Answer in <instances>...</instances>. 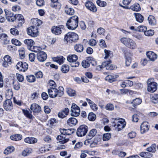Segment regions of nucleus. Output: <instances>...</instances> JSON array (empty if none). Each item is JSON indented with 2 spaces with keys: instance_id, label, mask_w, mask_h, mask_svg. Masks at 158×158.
<instances>
[{
  "instance_id": "4d7b16f0",
  "label": "nucleus",
  "mask_w": 158,
  "mask_h": 158,
  "mask_svg": "<svg viewBox=\"0 0 158 158\" xmlns=\"http://www.w3.org/2000/svg\"><path fill=\"white\" fill-rule=\"evenodd\" d=\"M20 57L21 59H23L25 56V51L24 48H22L19 50Z\"/></svg>"
},
{
  "instance_id": "aec40b11",
  "label": "nucleus",
  "mask_w": 158,
  "mask_h": 158,
  "mask_svg": "<svg viewBox=\"0 0 158 158\" xmlns=\"http://www.w3.org/2000/svg\"><path fill=\"white\" fill-rule=\"evenodd\" d=\"M37 57L38 60L39 61L43 62L46 59L47 55L45 52L43 51H40L37 53Z\"/></svg>"
},
{
  "instance_id": "69168bd1",
  "label": "nucleus",
  "mask_w": 158,
  "mask_h": 158,
  "mask_svg": "<svg viewBox=\"0 0 158 158\" xmlns=\"http://www.w3.org/2000/svg\"><path fill=\"white\" fill-rule=\"evenodd\" d=\"M152 102L154 103H158V97L156 94L154 95L151 98Z\"/></svg>"
},
{
  "instance_id": "393cba45",
  "label": "nucleus",
  "mask_w": 158,
  "mask_h": 158,
  "mask_svg": "<svg viewBox=\"0 0 158 158\" xmlns=\"http://www.w3.org/2000/svg\"><path fill=\"white\" fill-rule=\"evenodd\" d=\"M16 21H21L20 22L18 25V27H19L22 26V24L24 22V19L23 16L21 14H15Z\"/></svg>"
},
{
  "instance_id": "8fccbe9b",
  "label": "nucleus",
  "mask_w": 158,
  "mask_h": 158,
  "mask_svg": "<svg viewBox=\"0 0 158 158\" xmlns=\"http://www.w3.org/2000/svg\"><path fill=\"white\" fill-rule=\"evenodd\" d=\"M88 119L91 121H94L96 119V115L93 113H90L88 117Z\"/></svg>"
},
{
  "instance_id": "2eb2a0df",
  "label": "nucleus",
  "mask_w": 158,
  "mask_h": 158,
  "mask_svg": "<svg viewBox=\"0 0 158 158\" xmlns=\"http://www.w3.org/2000/svg\"><path fill=\"white\" fill-rule=\"evenodd\" d=\"M64 29V26L60 25L57 26H53L51 29L52 32L56 35H59L62 33Z\"/></svg>"
},
{
  "instance_id": "09e8293b",
  "label": "nucleus",
  "mask_w": 158,
  "mask_h": 158,
  "mask_svg": "<svg viewBox=\"0 0 158 158\" xmlns=\"http://www.w3.org/2000/svg\"><path fill=\"white\" fill-rule=\"evenodd\" d=\"M27 81L29 82H33L35 81V77L33 75H28L26 76Z\"/></svg>"
},
{
  "instance_id": "0eeeda50",
  "label": "nucleus",
  "mask_w": 158,
  "mask_h": 158,
  "mask_svg": "<svg viewBox=\"0 0 158 158\" xmlns=\"http://www.w3.org/2000/svg\"><path fill=\"white\" fill-rule=\"evenodd\" d=\"M27 32L29 35L32 37H35L38 35L39 32L37 27L31 26L27 29Z\"/></svg>"
},
{
  "instance_id": "79ce46f5",
  "label": "nucleus",
  "mask_w": 158,
  "mask_h": 158,
  "mask_svg": "<svg viewBox=\"0 0 158 158\" xmlns=\"http://www.w3.org/2000/svg\"><path fill=\"white\" fill-rule=\"evenodd\" d=\"M32 152V149L31 148H27L25 149L22 152V155L24 156H26L29 155Z\"/></svg>"
},
{
  "instance_id": "c756f323",
  "label": "nucleus",
  "mask_w": 158,
  "mask_h": 158,
  "mask_svg": "<svg viewBox=\"0 0 158 158\" xmlns=\"http://www.w3.org/2000/svg\"><path fill=\"white\" fill-rule=\"evenodd\" d=\"M74 49L77 52L80 53L83 52L84 47L81 44H77L74 46Z\"/></svg>"
},
{
  "instance_id": "20e7f679",
  "label": "nucleus",
  "mask_w": 158,
  "mask_h": 158,
  "mask_svg": "<svg viewBox=\"0 0 158 158\" xmlns=\"http://www.w3.org/2000/svg\"><path fill=\"white\" fill-rule=\"evenodd\" d=\"M78 59L77 56L75 55H69L67 57V60L71 63L70 65L73 67H76L78 66L79 63L77 61Z\"/></svg>"
},
{
  "instance_id": "6ab92c4d",
  "label": "nucleus",
  "mask_w": 158,
  "mask_h": 158,
  "mask_svg": "<svg viewBox=\"0 0 158 158\" xmlns=\"http://www.w3.org/2000/svg\"><path fill=\"white\" fill-rule=\"evenodd\" d=\"M111 62V60L105 61L103 62V65L107 70H113L116 68V66L114 65L110 64Z\"/></svg>"
},
{
  "instance_id": "1a4fd4ad",
  "label": "nucleus",
  "mask_w": 158,
  "mask_h": 158,
  "mask_svg": "<svg viewBox=\"0 0 158 158\" xmlns=\"http://www.w3.org/2000/svg\"><path fill=\"white\" fill-rule=\"evenodd\" d=\"M12 58L8 55L5 56L3 57L2 65L4 68H7L12 63Z\"/></svg>"
},
{
  "instance_id": "4be33fe9",
  "label": "nucleus",
  "mask_w": 158,
  "mask_h": 158,
  "mask_svg": "<svg viewBox=\"0 0 158 158\" xmlns=\"http://www.w3.org/2000/svg\"><path fill=\"white\" fill-rule=\"evenodd\" d=\"M30 109L34 113H38L40 112L41 110V107L36 103H33L31 105Z\"/></svg>"
},
{
  "instance_id": "37998d69",
  "label": "nucleus",
  "mask_w": 158,
  "mask_h": 158,
  "mask_svg": "<svg viewBox=\"0 0 158 158\" xmlns=\"http://www.w3.org/2000/svg\"><path fill=\"white\" fill-rule=\"evenodd\" d=\"M142 100L139 98H136L133 100L131 103L133 105V106L135 107L140 104L142 102Z\"/></svg>"
},
{
  "instance_id": "bf43d9fd",
  "label": "nucleus",
  "mask_w": 158,
  "mask_h": 158,
  "mask_svg": "<svg viewBox=\"0 0 158 158\" xmlns=\"http://www.w3.org/2000/svg\"><path fill=\"white\" fill-rule=\"evenodd\" d=\"M96 3L98 6L101 7H104L106 5V2L100 0H98L97 1Z\"/></svg>"
},
{
  "instance_id": "ddd939ff",
  "label": "nucleus",
  "mask_w": 158,
  "mask_h": 158,
  "mask_svg": "<svg viewBox=\"0 0 158 158\" xmlns=\"http://www.w3.org/2000/svg\"><path fill=\"white\" fill-rule=\"evenodd\" d=\"M4 11L6 18L8 21L13 22L15 21V15H14L13 13L7 10H5Z\"/></svg>"
},
{
  "instance_id": "6e6d98bb",
  "label": "nucleus",
  "mask_w": 158,
  "mask_h": 158,
  "mask_svg": "<svg viewBox=\"0 0 158 158\" xmlns=\"http://www.w3.org/2000/svg\"><path fill=\"white\" fill-rule=\"evenodd\" d=\"M67 93L70 96H74L76 95V93L74 89H67Z\"/></svg>"
},
{
  "instance_id": "6e6552de",
  "label": "nucleus",
  "mask_w": 158,
  "mask_h": 158,
  "mask_svg": "<svg viewBox=\"0 0 158 158\" xmlns=\"http://www.w3.org/2000/svg\"><path fill=\"white\" fill-rule=\"evenodd\" d=\"M16 67L19 71L25 72L28 69V65L26 62H19L16 65Z\"/></svg>"
},
{
  "instance_id": "7c9ffc66",
  "label": "nucleus",
  "mask_w": 158,
  "mask_h": 158,
  "mask_svg": "<svg viewBox=\"0 0 158 158\" xmlns=\"http://www.w3.org/2000/svg\"><path fill=\"white\" fill-rule=\"evenodd\" d=\"M97 130L96 129H93L91 130L88 135L86 136V138L88 139H92L94 137L97 133Z\"/></svg>"
},
{
  "instance_id": "3c124183",
  "label": "nucleus",
  "mask_w": 158,
  "mask_h": 158,
  "mask_svg": "<svg viewBox=\"0 0 158 158\" xmlns=\"http://www.w3.org/2000/svg\"><path fill=\"white\" fill-rule=\"evenodd\" d=\"M10 33L15 36H17L19 35V31L15 28H11L10 30Z\"/></svg>"
},
{
  "instance_id": "de8ad7c7",
  "label": "nucleus",
  "mask_w": 158,
  "mask_h": 158,
  "mask_svg": "<svg viewBox=\"0 0 158 158\" xmlns=\"http://www.w3.org/2000/svg\"><path fill=\"white\" fill-rule=\"evenodd\" d=\"M141 115V114L139 112H137V114H134L132 117V120L133 122H137L139 119V115Z\"/></svg>"
},
{
  "instance_id": "680f3d73",
  "label": "nucleus",
  "mask_w": 158,
  "mask_h": 158,
  "mask_svg": "<svg viewBox=\"0 0 158 158\" xmlns=\"http://www.w3.org/2000/svg\"><path fill=\"white\" fill-rule=\"evenodd\" d=\"M104 52L105 53V56L104 57L105 59H107L109 57H111L112 55L111 51L105 49Z\"/></svg>"
},
{
  "instance_id": "e2e57ef3",
  "label": "nucleus",
  "mask_w": 158,
  "mask_h": 158,
  "mask_svg": "<svg viewBox=\"0 0 158 158\" xmlns=\"http://www.w3.org/2000/svg\"><path fill=\"white\" fill-rule=\"evenodd\" d=\"M48 85L52 87L50 89H56L55 88L56 86V84L53 81L51 80H50L49 81Z\"/></svg>"
},
{
  "instance_id": "f8f14e48",
  "label": "nucleus",
  "mask_w": 158,
  "mask_h": 158,
  "mask_svg": "<svg viewBox=\"0 0 158 158\" xmlns=\"http://www.w3.org/2000/svg\"><path fill=\"white\" fill-rule=\"evenodd\" d=\"M125 125L126 122L123 119H121L120 120L118 121L117 124H116L114 122L113 123V126L115 128H118V131L123 128Z\"/></svg>"
},
{
  "instance_id": "864d4df0",
  "label": "nucleus",
  "mask_w": 158,
  "mask_h": 158,
  "mask_svg": "<svg viewBox=\"0 0 158 158\" xmlns=\"http://www.w3.org/2000/svg\"><path fill=\"white\" fill-rule=\"evenodd\" d=\"M111 136V134L110 133L104 134L103 135V140L104 141H108L110 139Z\"/></svg>"
},
{
  "instance_id": "e433bc0d",
  "label": "nucleus",
  "mask_w": 158,
  "mask_h": 158,
  "mask_svg": "<svg viewBox=\"0 0 158 158\" xmlns=\"http://www.w3.org/2000/svg\"><path fill=\"white\" fill-rule=\"evenodd\" d=\"M24 44L27 45V48H28L31 46H32L34 44L35 42L33 40L31 39H26L24 41Z\"/></svg>"
},
{
  "instance_id": "603ef678",
  "label": "nucleus",
  "mask_w": 158,
  "mask_h": 158,
  "mask_svg": "<svg viewBox=\"0 0 158 158\" xmlns=\"http://www.w3.org/2000/svg\"><path fill=\"white\" fill-rule=\"evenodd\" d=\"M140 156L142 157L150 158L152 156V154L148 152H141Z\"/></svg>"
},
{
  "instance_id": "a19ab883",
  "label": "nucleus",
  "mask_w": 158,
  "mask_h": 158,
  "mask_svg": "<svg viewBox=\"0 0 158 158\" xmlns=\"http://www.w3.org/2000/svg\"><path fill=\"white\" fill-rule=\"evenodd\" d=\"M65 12L68 15H73L74 13V10L71 8L68 7L67 6L65 7Z\"/></svg>"
},
{
  "instance_id": "ea45409f",
  "label": "nucleus",
  "mask_w": 158,
  "mask_h": 158,
  "mask_svg": "<svg viewBox=\"0 0 158 158\" xmlns=\"http://www.w3.org/2000/svg\"><path fill=\"white\" fill-rule=\"evenodd\" d=\"M15 150L13 146H10L7 147L4 151V153L6 154L7 155L13 152Z\"/></svg>"
},
{
  "instance_id": "c03bdc74",
  "label": "nucleus",
  "mask_w": 158,
  "mask_h": 158,
  "mask_svg": "<svg viewBox=\"0 0 158 158\" xmlns=\"http://www.w3.org/2000/svg\"><path fill=\"white\" fill-rule=\"evenodd\" d=\"M116 78L112 75H108L105 77V80L110 83L116 81Z\"/></svg>"
},
{
  "instance_id": "dca6fc26",
  "label": "nucleus",
  "mask_w": 158,
  "mask_h": 158,
  "mask_svg": "<svg viewBox=\"0 0 158 158\" xmlns=\"http://www.w3.org/2000/svg\"><path fill=\"white\" fill-rule=\"evenodd\" d=\"M147 89H157V84L154 82L153 78L149 79L147 81Z\"/></svg>"
},
{
  "instance_id": "9d476101",
  "label": "nucleus",
  "mask_w": 158,
  "mask_h": 158,
  "mask_svg": "<svg viewBox=\"0 0 158 158\" xmlns=\"http://www.w3.org/2000/svg\"><path fill=\"white\" fill-rule=\"evenodd\" d=\"M91 57H88V59L85 60H83L81 63L82 67L84 68H87L89 67L91 63L93 66L96 65V63L94 60H92Z\"/></svg>"
},
{
  "instance_id": "f257e3e1",
  "label": "nucleus",
  "mask_w": 158,
  "mask_h": 158,
  "mask_svg": "<svg viewBox=\"0 0 158 158\" xmlns=\"http://www.w3.org/2000/svg\"><path fill=\"white\" fill-rule=\"evenodd\" d=\"M78 18L76 15L71 17L67 21L66 26L68 29L73 30L78 26Z\"/></svg>"
},
{
  "instance_id": "c9c22d12",
  "label": "nucleus",
  "mask_w": 158,
  "mask_h": 158,
  "mask_svg": "<svg viewBox=\"0 0 158 158\" xmlns=\"http://www.w3.org/2000/svg\"><path fill=\"white\" fill-rule=\"evenodd\" d=\"M53 60L54 61L57 62L60 64H63L64 62V58L62 56L54 57L53 58Z\"/></svg>"
},
{
  "instance_id": "49530a36",
  "label": "nucleus",
  "mask_w": 158,
  "mask_h": 158,
  "mask_svg": "<svg viewBox=\"0 0 158 158\" xmlns=\"http://www.w3.org/2000/svg\"><path fill=\"white\" fill-rule=\"evenodd\" d=\"M69 66L66 64H64L61 67V70L64 73H67L69 70Z\"/></svg>"
},
{
  "instance_id": "5701e85b",
  "label": "nucleus",
  "mask_w": 158,
  "mask_h": 158,
  "mask_svg": "<svg viewBox=\"0 0 158 158\" xmlns=\"http://www.w3.org/2000/svg\"><path fill=\"white\" fill-rule=\"evenodd\" d=\"M85 6L88 9L93 12H96L97 11L95 6L91 2L89 1L86 2Z\"/></svg>"
},
{
  "instance_id": "4c0bfd02",
  "label": "nucleus",
  "mask_w": 158,
  "mask_h": 158,
  "mask_svg": "<svg viewBox=\"0 0 158 158\" xmlns=\"http://www.w3.org/2000/svg\"><path fill=\"white\" fill-rule=\"evenodd\" d=\"M148 20L150 24L154 25L156 23V20L154 16L152 15H149L148 18Z\"/></svg>"
},
{
  "instance_id": "a18cd8bd",
  "label": "nucleus",
  "mask_w": 158,
  "mask_h": 158,
  "mask_svg": "<svg viewBox=\"0 0 158 158\" xmlns=\"http://www.w3.org/2000/svg\"><path fill=\"white\" fill-rule=\"evenodd\" d=\"M6 95L8 99L11 98L13 96V93L12 89H7L6 93Z\"/></svg>"
},
{
  "instance_id": "f03ea898",
  "label": "nucleus",
  "mask_w": 158,
  "mask_h": 158,
  "mask_svg": "<svg viewBox=\"0 0 158 158\" xmlns=\"http://www.w3.org/2000/svg\"><path fill=\"white\" fill-rule=\"evenodd\" d=\"M120 41L126 47L130 49H135L137 48L136 43L131 39L123 37L120 39Z\"/></svg>"
},
{
  "instance_id": "39448f33",
  "label": "nucleus",
  "mask_w": 158,
  "mask_h": 158,
  "mask_svg": "<svg viewBox=\"0 0 158 158\" xmlns=\"http://www.w3.org/2000/svg\"><path fill=\"white\" fill-rule=\"evenodd\" d=\"M88 131V127L85 125H81L78 128L76 134L78 137H82L85 135Z\"/></svg>"
},
{
  "instance_id": "423d86ee",
  "label": "nucleus",
  "mask_w": 158,
  "mask_h": 158,
  "mask_svg": "<svg viewBox=\"0 0 158 158\" xmlns=\"http://www.w3.org/2000/svg\"><path fill=\"white\" fill-rule=\"evenodd\" d=\"M61 89H48V92L50 97L53 98L57 95L60 97L64 94V91Z\"/></svg>"
},
{
  "instance_id": "c85d7f7f",
  "label": "nucleus",
  "mask_w": 158,
  "mask_h": 158,
  "mask_svg": "<svg viewBox=\"0 0 158 158\" xmlns=\"http://www.w3.org/2000/svg\"><path fill=\"white\" fill-rule=\"evenodd\" d=\"M31 21L33 25L32 26L35 27H37L40 26L42 24V21L37 18L32 19Z\"/></svg>"
},
{
  "instance_id": "052dcab7",
  "label": "nucleus",
  "mask_w": 158,
  "mask_h": 158,
  "mask_svg": "<svg viewBox=\"0 0 158 158\" xmlns=\"http://www.w3.org/2000/svg\"><path fill=\"white\" fill-rule=\"evenodd\" d=\"M11 42L12 44L16 46H19L21 44V43L19 40L15 39H12L11 40Z\"/></svg>"
},
{
  "instance_id": "cd10ccee",
  "label": "nucleus",
  "mask_w": 158,
  "mask_h": 158,
  "mask_svg": "<svg viewBox=\"0 0 158 158\" xmlns=\"http://www.w3.org/2000/svg\"><path fill=\"white\" fill-rule=\"evenodd\" d=\"M77 123V120L74 118H70L67 121V124L71 127L76 125Z\"/></svg>"
},
{
  "instance_id": "9b49d317",
  "label": "nucleus",
  "mask_w": 158,
  "mask_h": 158,
  "mask_svg": "<svg viewBox=\"0 0 158 158\" xmlns=\"http://www.w3.org/2000/svg\"><path fill=\"white\" fill-rule=\"evenodd\" d=\"M72 116L77 117L79 115L80 112V110L79 107L76 104H73L71 106V110Z\"/></svg>"
},
{
  "instance_id": "412c9836",
  "label": "nucleus",
  "mask_w": 158,
  "mask_h": 158,
  "mask_svg": "<svg viewBox=\"0 0 158 158\" xmlns=\"http://www.w3.org/2000/svg\"><path fill=\"white\" fill-rule=\"evenodd\" d=\"M69 113V109L68 108H66L58 112V116L60 118H63L68 115Z\"/></svg>"
},
{
  "instance_id": "a211bd4d",
  "label": "nucleus",
  "mask_w": 158,
  "mask_h": 158,
  "mask_svg": "<svg viewBox=\"0 0 158 158\" xmlns=\"http://www.w3.org/2000/svg\"><path fill=\"white\" fill-rule=\"evenodd\" d=\"M140 128L141 133L142 134H144L149 130V123L147 122H144L141 124Z\"/></svg>"
},
{
  "instance_id": "13d9d810",
  "label": "nucleus",
  "mask_w": 158,
  "mask_h": 158,
  "mask_svg": "<svg viewBox=\"0 0 158 158\" xmlns=\"http://www.w3.org/2000/svg\"><path fill=\"white\" fill-rule=\"evenodd\" d=\"M154 33V31L153 30H149L148 31H146L144 32V35L147 36H152Z\"/></svg>"
},
{
  "instance_id": "58836bf2",
  "label": "nucleus",
  "mask_w": 158,
  "mask_h": 158,
  "mask_svg": "<svg viewBox=\"0 0 158 158\" xmlns=\"http://www.w3.org/2000/svg\"><path fill=\"white\" fill-rule=\"evenodd\" d=\"M28 49L31 51H33L35 52H38L39 53L41 51V48L39 47L32 46H31Z\"/></svg>"
},
{
  "instance_id": "b1692460",
  "label": "nucleus",
  "mask_w": 158,
  "mask_h": 158,
  "mask_svg": "<svg viewBox=\"0 0 158 158\" xmlns=\"http://www.w3.org/2000/svg\"><path fill=\"white\" fill-rule=\"evenodd\" d=\"M75 131L74 129H60V131L61 134H64V135H69L72 134Z\"/></svg>"
},
{
  "instance_id": "bb28decb",
  "label": "nucleus",
  "mask_w": 158,
  "mask_h": 158,
  "mask_svg": "<svg viewBox=\"0 0 158 158\" xmlns=\"http://www.w3.org/2000/svg\"><path fill=\"white\" fill-rule=\"evenodd\" d=\"M65 135L64 134H61L57 136L56 137V139L59 141V142L61 143H64L68 142L69 140V139H66L65 137Z\"/></svg>"
},
{
  "instance_id": "72a5a7b5",
  "label": "nucleus",
  "mask_w": 158,
  "mask_h": 158,
  "mask_svg": "<svg viewBox=\"0 0 158 158\" xmlns=\"http://www.w3.org/2000/svg\"><path fill=\"white\" fill-rule=\"evenodd\" d=\"M134 15L135 16L136 20L139 23H142L143 21V17L140 14L135 13Z\"/></svg>"
},
{
  "instance_id": "7ed1b4c3",
  "label": "nucleus",
  "mask_w": 158,
  "mask_h": 158,
  "mask_svg": "<svg viewBox=\"0 0 158 158\" xmlns=\"http://www.w3.org/2000/svg\"><path fill=\"white\" fill-rule=\"evenodd\" d=\"M78 40V35L75 33L69 32L64 37V40L67 42H74Z\"/></svg>"
},
{
  "instance_id": "2f4dec72",
  "label": "nucleus",
  "mask_w": 158,
  "mask_h": 158,
  "mask_svg": "<svg viewBox=\"0 0 158 158\" xmlns=\"http://www.w3.org/2000/svg\"><path fill=\"white\" fill-rule=\"evenodd\" d=\"M22 138V135L19 134L13 135H11L10 136V139L11 140L15 141H18L21 140Z\"/></svg>"
},
{
  "instance_id": "4468645a",
  "label": "nucleus",
  "mask_w": 158,
  "mask_h": 158,
  "mask_svg": "<svg viewBox=\"0 0 158 158\" xmlns=\"http://www.w3.org/2000/svg\"><path fill=\"white\" fill-rule=\"evenodd\" d=\"M3 107L4 109L7 111H11L13 108L12 102L10 99L6 100L3 103Z\"/></svg>"
},
{
  "instance_id": "338daca9",
  "label": "nucleus",
  "mask_w": 158,
  "mask_h": 158,
  "mask_svg": "<svg viewBox=\"0 0 158 158\" xmlns=\"http://www.w3.org/2000/svg\"><path fill=\"white\" fill-rule=\"evenodd\" d=\"M106 109L109 110H113L114 108V106L112 104L108 103L106 106Z\"/></svg>"
},
{
  "instance_id": "0e129e2a",
  "label": "nucleus",
  "mask_w": 158,
  "mask_h": 158,
  "mask_svg": "<svg viewBox=\"0 0 158 158\" xmlns=\"http://www.w3.org/2000/svg\"><path fill=\"white\" fill-rule=\"evenodd\" d=\"M29 60L31 62H33L34 61L35 59V55L34 53H31L29 54Z\"/></svg>"
},
{
  "instance_id": "a878e982",
  "label": "nucleus",
  "mask_w": 158,
  "mask_h": 158,
  "mask_svg": "<svg viewBox=\"0 0 158 158\" xmlns=\"http://www.w3.org/2000/svg\"><path fill=\"white\" fill-rule=\"evenodd\" d=\"M146 55L149 59L152 61H155L157 58V56L154 52L149 51L146 53Z\"/></svg>"
},
{
  "instance_id": "473e14b6",
  "label": "nucleus",
  "mask_w": 158,
  "mask_h": 158,
  "mask_svg": "<svg viewBox=\"0 0 158 158\" xmlns=\"http://www.w3.org/2000/svg\"><path fill=\"white\" fill-rule=\"evenodd\" d=\"M24 141L28 143H34L37 142L36 139L33 137H27L25 139Z\"/></svg>"
},
{
  "instance_id": "f3484780",
  "label": "nucleus",
  "mask_w": 158,
  "mask_h": 158,
  "mask_svg": "<svg viewBox=\"0 0 158 158\" xmlns=\"http://www.w3.org/2000/svg\"><path fill=\"white\" fill-rule=\"evenodd\" d=\"M119 5L122 7L124 9H131L132 10L135 11H139L140 10V7L139 4L135 3L132 6L129 7L128 6H125L122 5L121 4H119Z\"/></svg>"
},
{
  "instance_id": "5fc2aeb1",
  "label": "nucleus",
  "mask_w": 158,
  "mask_h": 158,
  "mask_svg": "<svg viewBox=\"0 0 158 158\" xmlns=\"http://www.w3.org/2000/svg\"><path fill=\"white\" fill-rule=\"evenodd\" d=\"M156 145L155 144H152L151 146L147 149L148 151L152 152H155L156 151Z\"/></svg>"
},
{
  "instance_id": "774afa93",
  "label": "nucleus",
  "mask_w": 158,
  "mask_h": 158,
  "mask_svg": "<svg viewBox=\"0 0 158 158\" xmlns=\"http://www.w3.org/2000/svg\"><path fill=\"white\" fill-rule=\"evenodd\" d=\"M125 64L127 66H129L131 64V60L130 57H127L126 56Z\"/></svg>"
},
{
  "instance_id": "f704fd0d",
  "label": "nucleus",
  "mask_w": 158,
  "mask_h": 158,
  "mask_svg": "<svg viewBox=\"0 0 158 158\" xmlns=\"http://www.w3.org/2000/svg\"><path fill=\"white\" fill-rule=\"evenodd\" d=\"M22 111L24 115L27 118L30 119H32L33 118V117L31 114V111L24 109H23Z\"/></svg>"
}]
</instances>
